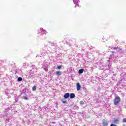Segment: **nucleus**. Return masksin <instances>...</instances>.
I'll return each mask as SVG.
<instances>
[{
    "label": "nucleus",
    "mask_w": 126,
    "mask_h": 126,
    "mask_svg": "<svg viewBox=\"0 0 126 126\" xmlns=\"http://www.w3.org/2000/svg\"><path fill=\"white\" fill-rule=\"evenodd\" d=\"M121 102V98L119 96H117L114 99V104L115 105H119Z\"/></svg>",
    "instance_id": "obj_1"
},
{
    "label": "nucleus",
    "mask_w": 126,
    "mask_h": 126,
    "mask_svg": "<svg viewBox=\"0 0 126 126\" xmlns=\"http://www.w3.org/2000/svg\"><path fill=\"white\" fill-rule=\"evenodd\" d=\"M76 85L77 91H79V90L81 89V86L80 85V84H79V83H78L76 84Z\"/></svg>",
    "instance_id": "obj_2"
},
{
    "label": "nucleus",
    "mask_w": 126,
    "mask_h": 126,
    "mask_svg": "<svg viewBox=\"0 0 126 126\" xmlns=\"http://www.w3.org/2000/svg\"><path fill=\"white\" fill-rule=\"evenodd\" d=\"M69 97L70 99H74V98H75V94L74 93H71L69 94Z\"/></svg>",
    "instance_id": "obj_3"
},
{
    "label": "nucleus",
    "mask_w": 126,
    "mask_h": 126,
    "mask_svg": "<svg viewBox=\"0 0 126 126\" xmlns=\"http://www.w3.org/2000/svg\"><path fill=\"white\" fill-rule=\"evenodd\" d=\"M69 97V93H67L64 94V98H65V99H68Z\"/></svg>",
    "instance_id": "obj_4"
},
{
    "label": "nucleus",
    "mask_w": 126,
    "mask_h": 126,
    "mask_svg": "<svg viewBox=\"0 0 126 126\" xmlns=\"http://www.w3.org/2000/svg\"><path fill=\"white\" fill-rule=\"evenodd\" d=\"M102 125L104 126H108V122H107V121H106V120H103Z\"/></svg>",
    "instance_id": "obj_5"
},
{
    "label": "nucleus",
    "mask_w": 126,
    "mask_h": 126,
    "mask_svg": "<svg viewBox=\"0 0 126 126\" xmlns=\"http://www.w3.org/2000/svg\"><path fill=\"white\" fill-rule=\"evenodd\" d=\"M114 124H115L116 125H118L119 123H120V121L117 119H115L113 121Z\"/></svg>",
    "instance_id": "obj_6"
},
{
    "label": "nucleus",
    "mask_w": 126,
    "mask_h": 126,
    "mask_svg": "<svg viewBox=\"0 0 126 126\" xmlns=\"http://www.w3.org/2000/svg\"><path fill=\"white\" fill-rule=\"evenodd\" d=\"M73 2H74L75 4H76L74 7H76V6H79V5L78 4V1H75L74 0Z\"/></svg>",
    "instance_id": "obj_7"
},
{
    "label": "nucleus",
    "mask_w": 126,
    "mask_h": 126,
    "mask_svg": "<svg viewBox=\"0 0 126 126\" xmlns=\"http://www.w3.org/2000/svg\"><path fill=\"white\" fill-rule=\"evenodd\" d=\"M55 73L57 75H62V72L60 71H56Z\"/></svg>",
    "instance_id": "obj_8"
},
{
    "label": "nucleus",
    "mask_w": 126,
    "mask_h": 126,
    "mask_svg": "<svg viewBox=\"0 0 126 126\" xmlns=\"http://www.w3.org/2000/svg\"><path fill=\"white\" fill-rule=\"evenodd\" d=\"M83 71H84V69H80L79 70V74H81V73H83Z\"/></svg>",
    "instance_id": "obj_9"
},
{
    "label": "nucleus",
    "mask_w": 126,
    "mask_h": 126,
    "mask_svg": "<svg viewBox=\"0 0 126 126\" xmlns=\"http://www.w3.org/2000/svg\"><path fill=\"white\" fill-rule=\"evenodd\" d=\"M61 101L63 104H67V101L66 100H64L63 99H61Z\"/></svg>",
    "instance_id": "obj_10"
},
{
    "label": "nucleus",
    "mask_w": 126,
    "mask_h": 126,
    "mask_svg": "<svg viewBox=\"0 0 126 126\" xmlns=\"http://www.w3.org/2000/svg\"><path fill=\"white\" fill-rule=\"evenodd\" d=\"M36 89H37V86H34L32 87V91H36Z\"/></svg>",
    "instance_id": "obj_11"
},
{
    "label": "nucleus",
    "mask_w": 126,
    "mask_h": 126,
    "mask_svg": "<svg viewBox=\"0 0 126 126\" xmlns=\"http://www.w3.org/2000/svg\"><path fill=\"white\" fill-rule=\"evenodd\" d=\"M63 67V66L61 65L57 66L58 69H62V68Z\"/></svg>",
    "instance_id": "obj_12"
},
{
    "label": "nucleus",
    "mask_w": 126,
    "mask_h": 126,
    "mask_svg": "<svg viewBox=\"0 0 126 126\" xmlns=\"http://www.w3.org/2000/svg\"><path fill=\"white\" fill-rule=\"evenodd\" d=\"M22 93L23 94L26 93V89H24L22 91Z\"/></svg>",
    "instance_id": "obj_13"
},
{
    "label": "nucleus",
    "mask_w": 126,
    "mask_h": 126,
    "mask_svg": "<svg viewBox=\"0 0 126 126\" xmlns=\"http://www.w3.org/2000/svg\"><path fill=\"white\" fill-rule=\"evenodd\" d=\"M20 97V95H19L18 96V98H16V99H15V102H18V98Z\"/></svg>",
    "instance_id": "obj_14"
},
{
    "label": "nucleus",
    "mask_w": 126,
    "mask_h": 126,
    "mask_svg": "<svg viewBox=\"0 0 126 126\" xmlns=\"http://www.w3.org/2000/svg\"><path fill=\"white\" fill-rule=\"evenodd\" d=\"M74 108L75 109V110H78V109H79V107L77 105H75Z\"/></svg>",
    "instance_id": "obj_15"
},
{
    "label": "nucleus",
    "mask_w": 126,
    "mask_h": 126,
    "mask_svg": "<svg viewBox=\"0 0 126 126\" xmlns=\"http://www.w3.org/2000/svg\"><path fill=\"white\" fill-rule=\"evenodd\" d=\"M18 81H22V78L21 77H19L18 78Z\"/></svg>",
    "instance_id": "obj_16"
},
{
    "label": "nucleus",
    "mask_w": 126,
    "mask_h": 126,
    "mask_svg": "<svg viewBox=\"0 0 126 126\" xmlns=\"http://www.w3.org/2000/svg\"><path fill=\"white\" fill-rule=\"evenodd\" d=\"M80 104L81 105H83V104H84V102H83V101H81L80 102Z\"/></svg>",
    "instance_id": "obj_17"
},
{
    "label": "nucleus",
    "mask_w": 126,
    "mask_h": 126,
    "mask_svg": "<svg viewBox=\"0 0 126 126\" xmlns=\"http://www.w3.org/2000/svg\"><path fill=\"white\" fill-rule=\"evenodd\" d=\"M123 123H126V118L123 119Z\"/></svg>",
    "instance_id": "obj_18"
},
{
    "label": "nucleus",
    "mask_w": 126,
    "mask_h": 126,
    "mask_svg": "<svg viewBox=\"0 0 126 126\" xmlns=\"http://www.w3.org/2000/svg\"><path fill=\"white\" fill-rule=\"evenodd\" d=\"M118 49H119V47H114V48H113V50H118Z\"/></svg>",
    "instance_id": "obj_19"
},
{
    "label": "nucleus",
    "mask_w": 126,
    "mask_h": 126,
    "mask_svg": "<svg viewBox=\"0 0 126 126\" xmlns=\"http://www.w3.org/2000/svg\"><path fill=\"white\" fill-rule=\"evenodd\" d=\"M110 126H117V125H116L115 124H111Z\"/></svg>",
    "instance_id": "obj_20"
},
{
    "label": "nucleus",
    "mask_w": 126,
    "mask_h": 126,
    "mask_svg": "<svg viewBox=\"0 0 126 126\" xmlns=\"http://www.w3.org/2000/svg\"><path fill=\"white\" fill-rule=\"evenodd\" d=\"M24 100H28V97H24Z\"/></svg>",
    "instance_id": "obj_21"
},
{
    "label": "nucleus",
    "mask_w": 126,
    "mask_h": 126,
    "mask_svg": "<svg viewBox=\"0 0 126 126\" xmlns=\"http://www.w3.org/2000/svg\"><path fill=\"white\" fill-rule=\"evenodd\" d=\"M44 70H45V71H48V68H44Z\"/></svg>",
    "instance_id": "obj_22"
},
{
    "label": "nucleus",
    "mask_w": 126,
    "mask_h": 126,
    "mask_svg": "<svg viewBox=\"0 0 126 126\" xmlns=\"http://www.w3.org/2000/svg\"><path fill=\"white\" fill-rule=\"evenodd\" d=\"M106 66H107V67H109V66H111V65H110V64H107V65H106Z\"/></svg>",
    "instance_id": "obj_23"
},
{
    "label": "nucleus",
    "mask_w": 126,
    "mask_h": 126,
    "mask_svg": "<svg viewBox=\"0 0 126 126\" xmlns=\"http://www.w3.org/2000/svg\"><path fill=\"white\" fill-rule=\"evenodd\" d=\"M123 126H126V124H124Z\"/></svg>",
    "instance_id": "obj_24"
}]
</instances>
